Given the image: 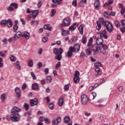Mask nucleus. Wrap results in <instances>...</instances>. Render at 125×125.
I'll use <instances>...</instances> for the list:
<instances>
[{"label":"nucleus","instance_id":"obj_36","mask_svg":"<svg viewBox=\"0 0 125 125\" xmlns=\"http://www.w3.org/2000/svg\"><path fill=\"white\" fill-rule=\"evenodd\" d=\"M114 25L117 28L121 26V24L120 23V21H114Z\"/></svg>","mask_w":125,"mask_h":125},{"label":"nucleus","instance_id":"obj_54","mask_svg":"<svg viewBox=\"0 0 125 125\" xmlns=\"http://www.w3.org/2000/svg\"><path fill=\"white\" fill-rule=\"evenodd\" d=\"M26 87H27V85L26 84V83H24L21 86V88L22 90L26 89Z\"/></svg>","mask_w":125,"mask_h":125},{"label":"nucleus","instance_id":"obj_35","mask_svg":"<svg viewBox=\"0 0 125 125\" xmlns=\"http://www.w3.org/2000/svg\"><path fill=\"white\" fill-rule=\"evenodd\" d=\"M92 50L90 48H89L86 50V53L87 55H91Z\"/></svg>","mask_w":125,"mask_h":125},{"label":"nucleus","instance_id":"obj_32","mask_svg":"<svg viewBox=\"0 0 125 125\" xmlns=\"http://www.w3.org/2000/svg\"><path fill=\"white\" fill-rule=\"evenodd\" d=\"M70 121H71V119L70 117L68 116H65L64 117V123L65 124H68V123H70Z\"/></svg>","mask_w":125,"mask_h":125},{"label":"nucleus","instance_id":"obj_8","mask_svg":"<svg viewBox=\"0 0 125 125\" xmlns=\"http://www.w3.org/2000/svg\"><path fill=\"white\" fill-rule=\"evenodd\" d=\"M61 121H62V119L61 117H58L57 119H54L52 121V125H58L60 123H61Z\"/></svg>","mask_w":125,"mask_h":125},{"label":"nucleus","instance_id":"obj_6","mask_svg":"<svg viewBox=\"0 0 125 125\" xmlns=\"http://www.w3.org/2000/svg\"><path fill=\"white\" fill-rule=\"evenodd\" d=\"M39 104V100L38 98H35L34 99H31L30 101V104L31 107H34V106H37Z\"/></svg>","mask_w":125,"mask_h":125},{"label":"nucleus","instance_id":"obj_25","mask_svg":"<svg viewBox=\"0 0 125 125\" xmlns=\"http://www.w3.org/2000/svg\"><path fill=\"white\" fill-rule=\"evenodd\" d=\"M63 104H64V100L63 97H61L58 101V105L60 107H62V106H63Z\"/></svg>","mask_w":125,"mask_h":125},{"label":"nucleus","instance_id":"obj_30","mask_svg":"<svg viewBox=\"0 0 125 125\" xmlns=\"http://www.w3.org/2000/svg\"><path fill=\"white\" fill-rule=\"evenodd\" d=\"M95 71L97 73L98 75H101V74H102V72L100 71V68L98 67H95Z\"/></svg>","mask_w":125,"mask_h":125},{"label":"nucleus","instance_id":"obj_21","mask_svg":"<svg viewBox=\"0 0 125 125\" xmlns=\"http://www.w3.org/2000/svg\"><path fill=\"white\" fill-rule=\"evenodd\" d=\"M21 111V109L18 108L17 106H14L12 108V109L11 110V113H18L16 112H20Z\"/></svg>","mask_w":125,"mask_h":125},{"label":"nucleus","instance_id":"obj_16","mask_svg":"<svg viewBox=\"0 0 125 125\" xmlns=\"http://www.w3.org/2000/svg\"><path fill=\"white\" fill-rule=\"evenodd\" d=\"M39 12V10H34L31 11V13H32L33 19H35V18H36L37 16H38Z\"/></svg>","mask_w":125,"mask_h":125},{"label":"nucleus","instance_id":"obj_55","mask_svg":"<svg viewBox=\"0 0 125 125\" xmlns=\"http://www.w3.org/2000/svg\"><path fill=\"white\" fill-rule=\"evenodd\" d=\"M47 41H48V39H47V37H44L42 39V42H43L44 43H45Z\"/></svg>","mask_w":125,"mask_h":125},{"label":"nucleus","instance_id":"obj_4","mask_svg":"<svg viewBox=\"0 0 125 125\" xmlns=\"http://www.w3.org/2000/svg\"><path fill=\"white\" fill-rule=\"evenodd\" d=\"M74 83H78L80 82V72L76 71L73 78Z\"/></svg>","mask_w":125,"mask_h":125},{"label":"nucleus","instance_id":"obj_44","mask_svg":"<svg viewBox=\"0 0 125 125\" xmlns=\"http://www.w3.org/2000/svg\"><path fill=\"white\" fill-rule=\"evenodd\" d=\"M56 13V11L55 10V9H52L51 17H53V16H54V15H55Z\"/></svg>","mask_w":125,"mask_h":125},{"label":"nucleus","instance_id":"obj_26","mask_svg":"<svg viewBox=\"0 0 125 125\" xmlns=\"http://www.w3.org/2000/svg\"><path fill=\"white\" fill-rule=\"evenodd\" d=\"M102 27V25L100 23V21H97L96 29L98 31H100V30L101 29Z\"/></svg>","mask_w":125,"mask_h":125},{"label":"nucleus","instance_id":"obj_58","mask_svg":"<svg viewBox=\"0 0 125 125\" xmlns=\"http://www.w3.org/2000/svg\"><path fill=\"white\" fill-rule=\"evenodd\" d=\"M49 71V69H48V68H46L44 69V72L45 75H47L48 74Z\"/></svg>","mask_w":125,"mask_h":125},{"label":"nucleus","instance_id":"obj_20","mask_svg":"<svg viewBox=\"0 0 125 125\" xmlns=\"http://www.w3.org/2000/svg\"><path fill=\"white\" fill-rule=\"evenodd\" d=\"M96 42L97 44H99V45H102L103 44L104 41L102 38H97L96 40Z\"/></svg>","mask_w":125,"mask_h":125},{"label":"nucleus","instance_id":"obj_34","mask_svg":"<svg viewBox=\"0 0 125 125\" xmlns=\"http://www.w3.org/2000/svg\"><path fill=\"white\" fill-rule=\"evenodd\" d=\"M53 53L55 54V55H58V53H59V49H58V48H54Z\"/></svg>","mask_w":125,"mask_h":125},{"label":"nucleus","instance_id":"obj_5","mask_svg":"<svg viewBox=\"0 0 125 125\" xmlns=\"http://www.w3.org/2000/svg\"><path fill=\"white\" fill-rule=\"evenodd\" d=\"M71 24L70 19L68 18H65L62 21V27H66V26H69Z\"/></svg>","mask_w":125,"mask_h":125},{"label":"nucleus","instance_id":"obj_24","mask_svg":"<svg viewBox=\"0 0 125 125\" xmlns=\"http://www.w3.org/2000/svg\"><path fill=\"white\" fill-rule=\"evenodd\" d=\"M6 25L8 28H11L13 25V22L11 21V20L8 19L7 20V23Z\"/></svg>","mask_w":125,"mask_h":125},{"label":"nucleus","instance_id":"obj_48","mask_svg":"<svg viewBox=\"0 0 125 125\" xmlns=\"http://www.w3.org/2000/svg\"><path fill=\"white\" fill-rule=\"evenodd\" d=\"M5 94H2V95H1L0 98L2 101H4V100H5Z\"/></svg>","mask_w":125,"mask_h":125},{"label":"nucleus","instance_id":"obj_43","mask_svg":"<svg viewBox=\"0 0 125 125\" xmlns=\"http://www.w3.org/2000/svg\"><path fill=\"white\" fill-rule=\"evenodd\" d=\"M69 87H70V84H68L67 85H65L64 87V90L65 91H68L69 90Z\"/></svg>","mask_w":125,"mask_h":125},{"label":"nucleus","instance_id":"obj_27","mask_svg":"<svg viewBox=\"0 0 125 125\" xmlns=\"http://www.w3.org/2000/svg\"><path fill=\"white\" fill-rule=\"evenodd\" d=\"M43 28L44 30H48V31H51L52 30V28L50 26L49 24H45Z\"/></svg>","mask_w":125,"mask_h":125},{"label":"nucleus","instance_id":"obj_62","mask_svg":"<svg viewBox=\"0 0 125 125\" xmlns=\"http://www.w3.org/2000/svg\"><path fill=\"white\" fill-rule=\"evenodd\" d=\"M72 5L73 6H77V0H74L72 2Z\"/></svg>","mask_w":125,"mask_h":125},{"label":"nucleus","instance_id":"obj_19","mask_svg":"<svg viewBox=\"0 0 125 125\" xmlns=\"http://www.w3.org/2000/svg\"><path fill=\"white\" fill-rule=\"evenodd\" d=\"M77 27H78V23L77 22L74 23L72 25L69 27V30L70 31H75Z\"/></svg>","mask_w":125,"mask_h":125},{"label":"nucleus","instance_id":"obj_63","mask_svg":"<svg viewBox=\"0 0 125 125\" xmlns=\"http://www.w3.org/2000/svg\"><path fill=\"white\" fill-rule=\"evenodd\" d=\"M7 10H8V11H14V9L12 7H9L7 8Z\"/></svg>","mask_w":125,"mask_h":125},{"label":"nucleus","instance_id":"obj_3","mask_svg":"<svg viewBox=\"0 0 125 125\" xmlns=\"http://www.w3.org/2000/svg\"><path fill=\"white\" fill-rule=\"evenodd\" d=\"M89 101V99L86 94H83L81 96V103L83 105H86L87 102Z\"/></svg>","mask_w":125,"mask_h":125},{"label":"nucleus","instance_id":"obj_7","mask_svg":"<svg viewBox=\"0 0 125 125\" xmlns=\"http://www.w3.org/2000/svg\"><path fill=\"white\" fill-rule=\"evenodd\" d=\"M59 53H60V54L56 55L55 56V59L56 60H58V61H60L62 59V55L61 54H62V53H63V49H62V48L59 49Z\"/></svg>","mask_w":125,"mask_h":125},{"label":"nucleus","instance_id":"obj_47","mask_svg":"<svg viewBox=\"0 0 125 125\" xmlns=\"http://www.w3.org/2000/svg\"><path fill=\"white\" fill-rule=\"evenodd\" d=\"M60 66H61V62H58L57 64H56L55 69H58V68H59Z\"/></svg>","mask_w":125,"mask_h":125},{"label":"nucleus","instance_id":"obj_14","mask_svg":"<svg viewBox=\"0 0 125 125\" xmlns=\"http://www.w3.org/2000/svg\"><path fill=\"white\" fill-rule=\"evenodd\" d=\"M21 37L25 38L26 40H29L30 39V33L27 31L21 33Z\"/></svg>","mask_w":125,"mask_h":125},{"label":"nucleus","instance_id":"obj_52","mask_svg":"<svg viewBox=\"0 0 125 125\" xmlns=\"http://www.w3.org/2000/svg\"><path fill=\"white\" fill-rule=\"evenodd\" d=\"M94 65L96 66V67H101L102 64L100 62H95Z\"/></svg>","mask_w":125,"mask_h":125},{"label":"nucleus","instance_id":"obj_64","mask_svg":"<svg viewBox=\"0 0 125 125\" xmlns=\"http://www.w3.org/2000/svg\"><path fill=\"white\" fill-rule=\"evenodd\" d=\"M125 8H122V9L121 11V14H122V15H124V14H125Z\"/></svg>","mask_w":125,"mask_h":125},{"label":"nucleus","instance_id":"obj_31","mask_svg":"<svg viewBox=\"0 0 125 125\" xmlns=\"http://www.w3.org/2000/svg\"><path fill=\"white\" fill-rule=\"evenodd\" d=\"M78 30L81 34V35H83V27L82 25L78 28Z\"/></svg>","mask_w":125,"mask_h":125},{"label":"nucleus","instance_id":"obj_2","mask_svg":"<svg viewBox=\"0 0 125 125\" xmlns=\"http://www.w3.org/2000/svg\"><path fill=\"white\" fill-rule=\"evenodd\" d=\"M21 119V116L18 113H13L11 114V120L12 122L16 123V122H19Z\"/></svg>","mask_w":125,"mask_h":125},{"label":"nucleus","instance_id":"obj_61","mask_svg":"<svg viewBox=\"0 0 125 125\" xmlns=\"http://www.w3.org/2000/svg\"><path fill=\"white\" fill-rule=\"evenodd\" d=\"M45 123H46V124H49V123H50V120L48 119V118H45Z\"/></svg>","mask_w":125,"mask_h":125},{"label":"nucleus","instance_id":"obj_11","mask_svg":"<svg viewBox=\"0 0 125 125\" xmlns=\"http://www.w3.org/2000/svg\"><path fill=\"white\" fill-rule=\"evenodd\" d=\"M106 33L107 31H106V29H104L103 31L100 33L101 38H104V39L107 40L108 39V36L106 35Z\"/></svg>","mask_w":125,"mask_h":125},{"label":"nucleus","instance_id":"obj_42","mask_svg":"<svg viewBox=\"0 0 125 125\" xmlns=\"http://www.w3.org/2000/svg\"><path fill=\"white\" fill-rule=\"evenodd\" d=\"M23 107L25 109L26 111H28V110H29V104L24 103Z\"/></svg>","mask_w":125,"mask_h":125},{"label":"nucleus","instance_id":"obj_10","mask_svg":"<svg viewBox=\"0 0 125 125\" xmlns=\"http://www.w3.org/2000/svg\"><path fill=\"white\" fill-rule=\"evenodd\" d=\"M92 50L94 52V54L97 53L99 50H100V46H98L97 45L95 44L92 46Z\"/></svg>","mask_w":125,"mask_h":125},{"label":"nucleus","instance_id":"obj_23","mask_svg":"<svg viewBox=\"0 0 125 125\" xmlns=\"http://www.w3.org/2000/svg\"><path fill=\"white\" fill-rule=\"evenodd\" d=\"M94 6L97 10L99 9V6H100V2L99 0H96L94 3Z\"/></svg>","mask_w":125,"mask_h":125},{"label":"nucleus","instance_id":"obj_37","mask_svg":"<svg viewBox=\"0 0 125 125\" xmlns=\"http://www.w3.org/2000/svg\"><path fill=\"white\" fill-rule=\"evenodd\" d=\"M62 0H52L53 3H57V4H60Z\"/></svg>","mask_w":125,"mask_h":125},{"label":"nucleus","instance_id":"obj_56","mask_svg":"<svg viewBox=\"0 0 125 125\" xmlns=\"http://www.w3.org/2000/svg\"><path fill=\"white\" fill-rule=\"evenodd\" d=\"M2 42L3 43V45L7 44L8 41L7 39H4L2 41Z\"/></svg>","mask_w":125,"mask_h":125},{"label":"nucleus","instance_id":"obj_18","mask_svg":"<svg viewBox=\"0 0 125 125\" xmlns=\"http://www.w3.org/2000/svg\"><path fill=\"white\" fill-rule=\"evenodd\" d=\"M14 66L18 70H21V66L20 65V62L17 61L16 62H14Z\"/></svg>","mask_w":125,"mask_h":125},{"label":"nucleus","instance_id":"obj_17","mask_svg":"<svg viewBox=\"0 0 125 125\" xmlns=\"http://www.w3.org/2000/svg\"><path fill=\"white\" fill-rule=\"evenodd\" d=\"M32 89H33V90H36L37 91L40 90V88H39V84H38V83H35L34 84H32Z\"/></svg>","mask_w":125,"mask_h":125},{"label":"nucleus","instance_id":"obj_9","mask_svg":"<svg viewBox=\"0 0 125 125\" xmlns=\"http://www.w3.org/2000/svg\"><path fill=\"white\" fill-rule=\"evenodd\" d=\"M74 52H79L81 48V46L79 44H75L73 46L70 47Z\"/></svg>","mask_w":125,"mask_h":125},{"label":"nucleus","instance_id":"obj_45","mask_svg":"<svg viewBox=\"0 0 125 125\" xmlns=\"http://www.w3.org/2000/svg\"><path fill=\"white\" fill-rule=\"evenodd\" d=\"M30 74L31 77H32L33 78V80H37V77H36V74H35L34 72H30Z\"/></svg>","mask_w":125,"mask_h":125},{"label":"nucleus","instance_id":"obj_1","mask_svg":"<svg viewBox=\"0 0 125 125\" xmlns=\"http://www.w3.org/2000/svg\"><path fill=\"white\" fill-rule=\"evenodd\" d=\"M99 20L102 25H103V26H105L107 31H108L110 33L114 31V27H113V25L110 23L109 21L104 20V19L103 18H100Z\"/></svg>","mask_w":125,"mask_h":125},{"label":"nucleus","instance_id":"obj_15","mask_svg":"<svg viewBox=\"0 0 125 125\" xmlns=\"http://www.w3.org/2000/svg\"><path fill=\"white\" fill-rule=\"evenodd\" d=\"M21 36H22V33H21V32L20 31L17 32L13 37V39L14 40V41H16V40H18V39H19L20 37H21Z\"/></svg>","mask_w":125,"mask_h":125},{"label":"nucleus","instance_id":"obj_53","mask_svg":"<svg viewBox=\"0 0 125 125\" xmlns=\"http://www.w3.org/2000/svg\"><path fill=\"white\" fill-rule=\"evenodd\" d=\"M72 42H76L78 41V37H74L72 39Z\"/></svg>","mask_w":125,"mask_h":125},{"label":"nucleus","instance_id":"obj_13","mask_svg":"<svg viewBox=\"0 0 125 125\" xmlns=\"http://www.w3.org/2000/svg\"><path fill=\"white\" fill-rule=\"evenodd\" d=\"M73 52H74L73 49L71 48L70 47L69 48V50L67 52L66 56L68 58H71L73 56Z\"/></svg>","mask_w":125,"mask_h":125},{"label":"nucleus","instance_id":"obj_49","mask_svg":"<svg viewBox=\"0 0 125 125\" xmlns=\"http://www.w3.org/2000/svg\"><path fill=\"white\" fill-rule=\"evenodd\" d=\"M29 67H33L34 66V62L33 61H30L28 62Z\"/></svg>","mask_w":125,"mask_h":125},{"label":"nucleus","instance_id":"obj_29","mask_svg":"<svg viewBox=\"0 0 125 125\" xmlns=\"http://www.w3.org/2000/svg\"><path fill=\"white\" fill-rule=\"evenodd\" d=\"M52 80V78L50 76H48L46 77V83H51V81Z\"/></svg>","mask_w":125,"mask_h":125},{"label":"nucleus","instance_id":"obj_12","mask_svg":"<svg viewBox=\"0 0 125 125\" xmlns=\"http://www.w3.org/2000/svg\"><path fill=\"white\" fill-rule=\"evenodd\" d=\"M120 22L123 27L120 28V30L124 34L125 32V20H122Z\"/></svg>","mask_w":125,"mask_h":125},{"label":"nucleus","instance_id":"obj_41","mask_svg":"<svg viewBox=\"0 0 125 125\" xmlns=\"http://www.w3.org/2000/svg\"><path fill=\"white\" fill-rule=\"evenodd\" d=\"M114 2V0H109L108 2L105 3V5H111Z\"/></svg>","mask_w":125,"mask_h":125},{"label":"nucleus","instance_id":"obj_28","mask_svg":"<svg viewBox=\"0 0 125 125\" xmlns=\"http://www.w3.org/2000/svg\"><path fill=\"white\" fill-rule=\"evenodd\" d=\"M81 42L83 44H85L86 43L87 39H86V36L85 35H83V39L81 40Z\"/></svg>","mask_w":125,"mask_h":125},{"label":"nucleus","instance_id":"obj_33","mask_svg":"<svg viewBox=\"0 0 125 125\" xmlns=\"http://www.w3.org/2000/svg\"><path fill=\"white\" fill-rule=\"evenodd\" d=\"M10 6L14 7L15 9H17V8H18V4L16 2L12 3L10 4Z\"/></svg>","mask_w":125,"mask_h":125},{"label":"nucleus","instance_id":"obj_39","mask_svg":"<svg viewBox=\"0 0 125 125\" xmlns=\"http://www.w3.org/2000/svg\"><path fill=\"white\" fill-rule=\"evenodd\" d=\"M10 59L12 62H15L16 61V57L13 55L11 56Z\"/></svg>","mask_w":125,"mask_h":125},{"label":"nucleus","instance_id":"obj_60","mask_svg":"<svg viewBox=\"0 0 125 125\" xmlns=\"http://www.w3.org/2000/svg\"><path fill=\"white\" fill-rule=\"evenodd\" d=\"M41 84H42V85H43V84H45L46 83V81H45V79H43L42 80H41Z\"/></svg>","mask_w":125,"mask_h":125},{"label":"nucleus","instance_id":"obj_51","mask_svg":"<svg viewBox=\"0 0 125 125\" xmlns=\"http://www.w3.org/2000/svg\"><path fill=\"white\" fill-rule=\"evenodd\" d=\"M13 29L14 32H17V30H18V25L17 24L14 25Z\"/></svg>","mask_w":125,"mask_h":125},{"label":"nucleus","instance_id":"obj_50","mask_svg":"<svg viewBox=\"0 0 125 125\" xmlns=\"http://www.w3.org/2000/svg\"><path fill=\"white\" fill-rule=\"evenodd\" d=\"M31 115H32V112L31 111H28L27 113L24 114V117H26V116L28 117V116H31Z\"/></svg>","mask_w":125,"mask_h":125},{"label":"nucleus","instance_id":"obj_22","mask_svg":"<svg viewBox=\"0 0 125 125\" xmlns=\"http://www.w3.org/2000/svg\"><path fill=\"white\" fill-rule=\"evenodd\" d=\"M62 36L63 37H66L67 35H70V32L68 30H65L64 29H62Z\"/></svg>","mask_w":125,"mask_h":125},{"label":"nucleus","instance_id":"obj_57","mask_svg":"<svg viewBox=\"0 0 125 125\" xmlns=\"http://www.w3.org/2000/svg\"><path fill=\"white\" fill-rule=\"evenodd\" d=\"M15 91L16 93H21V91H20V89L18 87H16L15 88Z\"/></svg>","mask_w":125,"mask_h":125},{"label":"nucleus","instance_id":"obj_46","mask_svg":"<svg viewBox=\"0 0 125 125\" xmlns=\"http://www.w3.org/2000/svg\"><path fill=\"white\" fill-rule=\"evenodd\" d=\"M7 22V20H3L1 21V25H4V26H6Z\"/></svg>","mask_w":125,"mask_h":125},{"label":"nucleus","instance_id":"obj_59","mask_svg":"<svg viewBox=\"0 0 125 125\" xmlns=\"http://www.w3.org/2000/svg\"><path fill=\"white\" fill-rule=\"evenodd\" d=\"M91 94H92V96L93 97V98H92V99L93 100V99H94V98H95V97H96V95H97L96 93H95V92H92L91 93Z\"/></svg>","mask_w":125,"mask_h":125},{"label":"nucleus","instance_id":"obj_38","mask_svg":"<svg viewBox=\"0 0 125 125\" xmlns=\"http://www.w3.org/2000/svg\"><path fill=\"white\" fill-rule=\"evenodd\" d=\"M85 56V54L84 53V52L82 51L80 56V59H83Z\"/></svg>","mask_w":125,"mask_h":125},{"label":"nucleus","instance_id":"obj_40","mask_svg":"<svg viewBox=\"0 0 125 125\" xmlns=\"http://www.w3.org/2000/svg\"><path fill=\"white\" fill-rule=\"evenodd\" d=\"M49 107L50 110H53V109H54V104H53V103H50L49 104Z\"/></svg>","mask_w":125,"mask_h":125}]
</instances>
